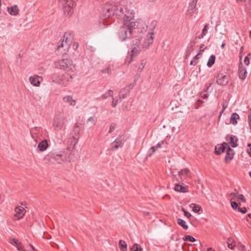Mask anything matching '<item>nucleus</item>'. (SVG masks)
I'll return each mask as SVG.
<instances>
[{"mask_svg": "<svg viewBox=\"0 0 251 251\" xmlns=\"http://www.w3.org/2000/svg\"><path fill=\"white\" fill-rule=\"evenodd\" d=\"M216 57L214 55H211L207 62V65L208 67H212L215 63Z\"/></svg>", "mask_w": 251, "mask_h": 251, "instance_id": "29", "label": "nucleus"}, {"mask_svg": "<svg viewBox=\"0 0 251 251\" xmlns=\"http://www.w3.org/2000/svg\"><path fill=\"white\" fill-rule=\"evenodd\" d=\"M239 119V116L236 113H233L231 114L230 117V123L233 125H235L237 123V120Z\"/></svg>", "mask_w": 251, "mask_h": 251, "instance_id": "26", "label": "nucleus"}, {"mask_svg": "<svg viewBox=\"0 0 251 251\" xmlns=\"http://www.w3.org/2000/svg\"><path fill=\"white\" fill-rule=\"evenodd\" d=\"M119 100H116V101L114 100H113V101L112 102V106L113 107H115L116 106L117 104V103L118 102Z\"/></svg>", "mask_w": 251, "mask_h": 251, "instance_id": "54", "label": "nucleus"}, {"mask_svg": "<svg viewBox=\"0 0 251 251\" xmlns=\"http://www.w3.org/2000/svg\"><path fill=\"white\" fill-rule=\"evenodd\" d=\"M226 153L225 157V161L226 163L229 162L234 156V152L233 150L231 149L229 146L226 149Z\"/></svg>", "mask_w": 251, "mask_h": 251, "instance_id": "17", "label": "nucleus"}, {"mask_svg": "<svg viewBox=\"0 0 251 251\" xmlns=\"http://www.w3.org/2000/svg\"><path fill=\"white\" fill-rule=\"evenodd\" d=\"M229 147L228 144L224 142L221 144H218L215 148V153L217 155H220L225 152Z\"/></svg>", "mask_w": 251, "mask_h": 251, "instance_id": "11", "label": "nucleus"}, {"mask_svg": "<svg viewBox=\"0 0 251 251\" xmlns=\"http://www.w3.org/2000/svg\"><path fill=\"white\" fill-rule=\"evenodd\" d=\"M119 246L121 251H127V245L124 240H120Z\"/></svg>", "mask_w": 251, "mask_h": 251, "instance_id": "28", "label": "nucleus"}, {"mask_svg": "<svg viewBox=\"0 0 251 251\" xmlns=\"http://www.w3.org/2000/svg\"><path fill=\"white\" fill-rule=\"evenodd\" d=\"M203 46H204V44H201V45H200V51H202V52L204 51V49H202V48H203Z\"/></svg>", "mask_w": 251, "mask_h": 251, "instance_id": "63", "label": "nucleus"}, {"mask_svg": "<svg viewBox=\"0 0 251 251\" xmlns=\"http://www.w3.org/2000/svg\"><path fill=\"white\" fill-rule=\"evenodd\" d=\"M141 41L138 38L132 40L131 44V53L136 55L140 51Z\"/></svg>", "mask_w": 251, "mask_h": 251, "instance_id": "9", "label": "nucleus"}, {"mask_svg": "<svg viewBox=\"0 0 251 251\" xmlns=\"http://www.w3.org/2000/svg\"><path fill=\"white\" fill-rule=\"evenodd\" d=\"M124 144V139L122 136L117 138L114 142L111 144V148L110 150L114 151L118 150L119 148H121L123 147Z\"/></svg>", "mask_w": 251, "mask_h": 251, "instance_id": "8", "label": "nucleus"}, {"mask_svg": "<svg viewBox=\"0 0 251 251\" xmlns=\"http://www.w3.org/2000/svg\"><path fill=\"white\" fill-rule=\"evenodd\" d=\"M207 27L208 24H206L202 30V33L203 35H206L207 32Z\"/></svg>", "mask_w": 251, "mask_h": 251, "instance_id": "46", "label": "nucleus"}, {"mask_svg": "<svg viewBox=\"0 0 251 251\" xmlns=\"http://www.w3.org/2000/svg\"><path fill=\"white\" fill-rule=\"evenodd\" d=\"M238 200L241 201L243 202H246V199L244 198V196L242 194L238 195L237 198Z\"/></svg>", "mask_w": 251, "mask_h": 251, "instance_id": "43", "label": "nucleus"}, {"mask_svg": "<svg viewBox=\"0 0 251 251\" xmlns=\"http://www.w3.org/2000/svg\"><path fill=\"white\" fill-rule=\"evenodd\" d=\"M7 10L8 13L13 16H16L19 14V9L16 5H14L13 6H11L10 7H8Z\"/></svg>", "mask_w": 251, "mask_h": 251, "instance_id": "22", "label": "nucleus"}, {"mask_svg": "<svg viewBox=\"0 0 251 251\" xmlns=\"http://www.w3.org/2000/svg\"><path fill=\"white\" fill-rule=\"evenodd\" d=\"M182 210L184 212V215L185 216L188 218H190L191 217V214L189 212L186 211L184 208H182Z\"/></svg>", "mask_w": 251, "mask_h": 251, "instance_id": "48", "label": "nucleus"}, {"mask_svg": "<svg viewBox=\"0 0 251 251\" xmlns=\"http://www.w3.org/2000/svg\"><path fill=\"white\" fill-rule=\"evenodd\" d=\"M153 40V34L151 33L148 38L145 40L143 44V48L148 49L150 45L152 44Z\"/></svg>", "mask_w": 251, "mask_h": 251, "instance_id": "20", "label": "nucleus"}, {"mask_svg": "<svg viewBox=\"0 0 251 251\" xmlns=\"http://www.w3.org/2000/svg\"><path fill=\"white\" fill-rule=\"evenodd\" d=\"M190 206L192 208L193 211L196 213L199 212L201 208L200 206L195 203H192L190 205Z\"/></svg>", "mask_w": 251, "mask_h": 251, "instance_id": "32", "label": "nucleus"}, {"mask_svg": "<svg viewBox=\"0 0 251 251\" xmlns=\"http://www.w3.org/2000/svg\"><path fill=\"white\" fill-rule=\"evenodd\" d=\"M101 72L103 74L107 73L110 74L111 73V68L110 66L106 67L101 70Z\"/></svg>", "mask_w": 251, "mask_h": 251, "instance_id": "39", "label": "nucleus"}, {"mask_svg": "<svg viewBox=\"0 0 251 251\" xmlns=\"http://www.w3.org/2000/svg\"><path fill=\"white\" fill-rule=\"evenodd\" d=\"M104 14L108 18L115 16L118 19L123 20V22H126V20L128 21L134 19L133 13L128 10L126 6L121 4L111 5L110 7L106 8Z\"/></svg>", "mask_w": 251, "mask_h": 251, "instance_id": "1", "label": "nucleus"}, {"mask_svg": "<svg viewBox=\"0 0 251 251\" xmlns=\"http://www.w3.org/2000/svg\"><path fill=\"white\" fill-rule=\"evenodd\" d=\"M141 66L138 69V71L139 72H141L142 71V69L144 68V66H145V64L143 62L141 63Z\"/></svg>", "mask_w": 251, "mask_h": 251, "instance_id": "55", "label": "nucleus"}, {"mask_svg": "<svg viewBox=\"0 0 251 251\" xmlns=\"http://www.w3.org/2000/svg\"><path fill=\"white\" fill-rule=\"evenodd\" d=\"M249 124L250 126H251V114L248 115Z\"/></svg>", "mask_w": 251, "mask_h": 251, "instance_id": "61", "label": "nucleus"}, {"mask_svg": "<svg viewBox=\"0 0 251 251\" xmlns=\"http://www.w3.org/2000/svg\"><path fill=\"white\" fill-rule=\"evenodd\" d=\"M78 44L77 43H75L73 45V48L75 50H76L78 48Z\"/></svg>", "mask_w": 251, "mask_h": 251, "instance_id": "59", "label": "nucleus"}, {"mask_svg": "<svg viewBox=\"0 0 251 251\" xmlns=\"http://www.w3.org/2000/svg\"><path fill=\"white\" fill-rule=\"evenodd\" d=\"M16 247L19 251H25L24 247L20 242L16 246Z\"/></svg>", "mask_w": 251, "mask_h": 251, "instance_id": "45", "label": "nucleus"}, {"mask_svg": "<svg viewBox=\"0 0 251 251\" xmlns=\"http://www.w3.org/2000/svg\"><path fill=\"white\" fill-rule=\"evenodd\" d=\"M10 240H11V243L16 246L20 243L19 242L18 240H17L14 238H11Z\"/></svg>", "mask_w": 251, "mask_h": 251, "instance_id": "42", "label": "nucleus"}, {"mask_svg": "<svg viewBox=\"0 0 251 251\" xmlns=\"http://www.w3.org/2000/svg\"><path fill=\"white\" fill-rule=\"evenodd\" d=\"M198 0H192L189 4L188 9L187 11L188 14L192 16L197 10L196 5Z\"/></svg>", "mask_w": 251, "mask_h": 251, "instance_id": "13", "label": "nucleus"}, {"mask_svg": "<svg viewBox=\"0 0 251 251\" xmlns=\"http://www.w3.org/2000/svg\"><path fill=\"white\" fill-rule=\"evenodd\" d=\"M228 243V247L230 249H233V248L235 246V244L233 242H231V243H229L228 242H227Z\"/></svg>", "mask_w": 251, "mask_h": 251, "instance_id": "50", "label": "nucleus"}, {"mask_svg": "<svg viewBox=\"0 0 251 251\" xmlns=\"http://www.w3.org/2000/svg\"><path fill=\"white\" fill-rule=\"evenodd\" d=\"M185 175L186 177H190V171L188 168H184L181 169L179 172H178V175L181 176L182 175Z\"/></svg>", "mask_w": 251, "mask_h": 251, "instance_id": "27", "label": "nucleus"}, {"mask_svg": "<svg viewBox=\"0 0 251 251\" xmlns=\"http://www.w3.org/2000/svg\"><path fill=\"white\" fill-rule=\"evenodd\" d=\"M135 84L133 83L129 84V85H127L125 87L126 88H128L129 91L130 92V90L132 89L134 87Z\"/></svg>", "mask_w": 251, "mask_h": 251, "instance_id": "51", "label": "nucleus"}, {"mask_svg": "<svg viewBox=\"0 0 251 251\" xmlns=\"http://www.w3.org/2000/svg\"><path fill=\"white\" fill-rule=\"evenodd\" d=\"M231 207L232 208L234 209V210H238V204L235 202V201H231Z\"/></svg>", "mask_w": 251, "mask_h": 251, "instance_id": "41", "label": "nucleus"}, {"mask_svg": "<svg viewBox=\"0 0 251 251\" xmlns=\"http://www.w3.org/2000/svg\"><path fill=\"white\" fill-rule=\"evenodd\" d=\"M191 54V52L190 51L189 49H186V58H187L188 56H189Z\"/></svg>", "mask_w": 251, "mask_h": 251, "instance_id": "57", "label": "nucleus"}, {"mask_svg": "<svg viewBox=\"0 0 251 251\" xmlns=\"http://www.w3.org/2000/svg\"><path fill=\"white\" fill-rule=\"evenodd\" d=\"M229 78L226 73H219L216 76V82L221 86H226L228 82Z\"/></svg>", "mask_w": 251, "mask_h": 251, "instance_id": "7", "label": "nucleus"}, {"mask_svg": "<svg viewBox=\"0 0 251 251\" xmlns=\"http://www.w3.org/2000/svg\"><path fill=\"white\" fill-rule=\"evenodd\" d=\"M54 65L56 68L63 70L68 73L74 72L75 70V66L70 58L58 60L55 62Z\"/></svg>", "mask_w": 251, "mask_h": 251, "instance_id": "5", "label": "nucleus"}, {"mask_svg": "<svg viewBox=\"0 0 251 251\" xmlns=\"http://www.w3.org/2000/svg\"><path fill=\"white\" fill-rule=\"evenodd\" d=\"M130 251H142V249L139 244H134L131 248Z\"/></svg>", "mask_w": 251, "mask_h": 251, "instance_id": "31", "label": "nucleus"}, {"mask_svg": "<svg viewBox=\"0 0 251 251\" xmlns=\"http://www.w3.org/2000/svg\"><path fill=\"white\" fill-rule=\"evenodd\" d=\"M183 240L185 241H189L192 242H194L196 241V239L195 238H194L193 236L189 235H187L184 236L183 237Z\"/></svg>", "mask_w": 251, "mask_h": 251, "instance_id": "33", "label": "nucleus"}, {"mask_svg": "<svg viewBox=\"0 0 251 251\" xmlns=\"http://www.w3.org/2000/svg\"><path fill=\"white\" fill-rule=\"evenodd\" d=\"M175 190L176 191L182 192V193H186L188 192V188L186 187H184L179 183L176 184L175 187Z\"/></svg>", "mask_w": 251, "mask_h": 251, "instance_id": "24", "label": "nucleus"}, {"mask_svg": "<svg viewBox=\"0 0 251 251\" xmlns=\"http://www.w3.org/2000/svg\"><path fill=\"white\" fill-rule=\"evenodd\" d=\"M66 122V117L63 115H56L54 117L53 126L59 130L63 129Z\"/></svg>", "mask_w": 251, "mask_h": 251, "instance_id": "6", "label": "nucleus"}, {"mask_svg": "<svg viewBox=\"0 0 251 251\" xmlns=\"http://www.w3.org/2000/svg\"><path fill=\"white\" fill-rule=\"evenodd\" d=\"M116 124L115 123H112L110 126L109 133H110L113 132V130H115V129L116 127Z\"/></svg>", "mask_w": 251, "mask_h": 251, "instance_id": "40", "label": "nucleus"}, {"mask_svg": "<svg viewBox=\"0 0 251 251\" xmlns=\"http://www.w3.org/2000/svg\"><path fill=\"white\" fill-rule=\"evenodd\" d=\"M72 43L71 36L70 34L65 33L63 36V40L59 42L55 53L57 55H65L69 49Z\"/></svg>", "mask_w": 251, "mask_h": 251, "instance_id": "4", "label": "nucleus"}, {"mask_svg": "<svg viewBox=\"0 0 251 251\" xmlns=\"http://www.w3.org/2000/svg\"><path fill=\"white\" fill-rule=\"evenodd\" d=\"M88 50H90L91 51H95V48H93L92 46H88L87 47Z\"/></svg>", "mask_w": 251, "mask_h": 251, "instance_id": "56", "label": "nucleus"}, {"mask_svg": "<svg viewBox=\"0 0 251 251\" xmlns=\"http://www.w3.org/2000/svg\"><path fill=\"white\" fill-rule=\"evenodd\" d=\"M177 224L181 226H182L184 229L186 230L188 228V226L186 224L185 221L181 219H178L177 220Z\"/></svg>", "mask_w": 251, "mask_h": 251, "instance_id": "30", "label": "nucleus"}, {"mask_svg": "<svg viewBox=\"0 0 251 251\" xmlns=\"http://www.w3.org/2000/svg\"><path fill=\"white\" fill-rule=\"evenodd\" d=\"M200 55V53H198V54H197V55H196L194 57L193 59H194V60H196V61H197V60H198V59H199V58H200V57H199Z\"/></svg>", "mask_w": 251, "mask_h": 251, "instance_id": "60", "label": "nucleus"}, {"mask_svg": "<svg viewBox=\"0 0 251 251\" xmlns=\"http://www.w3.org/2000/svg\"><path fill=\"white\" fill-rule=\"evenodd\" d=\"M226 107L227 104H226L225 102H223L222 103V109L220 111L219 114V117L222 115V113L224 112L226 108Z\"/></svg>", "mask_w": 251, "mask_h": 251, "instance_id": "44", "label": "nucleus"}, {"mask_svg": "<svg viewBox=\"0 0 251 251\" xmlns=\"http://www.w3.org/2000/svg\"><path fill=\"white\" fill-rule=\"evenodd\" d=\"M113 91L111 90H108V92L106 94H103L101 96V98L102 99H106L108 96H112Z\"/></svg>", "mask_w": 251, "mask_h": 251, "instance_id": "35", "label": "nucleus"}, {"mask_svg": "<svg viewBox=\"0 0 251 251\" xmlns=\"http://www.w3.org/2000/svg\"><path fill=\"white\" fill-rule=\"evenodd\" d=\"M244 63L247 65H248L250 64V59L248 56L245 57L244 59Z\"/></svg>", "mask_w": 251, "mask_h": 251, "instance_id": "53", "label": "nucleus"}, {"mask_svg": "<svg viewBox=\"0 0 251 251\" xmlns=\"http://www.w3.org/2000/svg\"><path fill=\"white\" fill-rule=\"evenodd\" d=\"M196 42L195 41H191L190 44H192L191 46H188L187 48V49H189L190 51L191 52L192 50H194L193 46L195 44Z\"/></svg>", "mask_w": 251, "mask_h": 251, "instance_id": "47", "label": "nucleus"}, {"mask_svg": "<svg viewBox=\"0 0 251 251\" xmlns=\"http://www.w3.org/2000/svg\"><path fill=\"white\" fill-rule=\"evenodd\" d=\"M156 149L155 147H151L148 151V155L147 157H151L152 155V154H153L154 153Z\"/></svg>", "mask_w": 251, "mask_h": 251, "instance_id": "38", "label": "nucleus"}, {"mask_svg": "<svg viewBox=\"0 0 251 251\" xmlns=\"http://www.w3.org/2000/svg\"><path fill=\"white\" fill-rule=\"evenodd\" d=\"M161 144L160 142L158 143L156 145V146L155 147V149H158V148H160L161 147Z\"/></svg>", "mask_w": 251, "mask_h": 251, "instance_id": "64", "label": "nucleus"}, {"mask_svg": "<svg viewBox=\"0 0 251 251\" xmlns=\"http://www.w3.org/2000/svg\"><path fill=\"white\" fill-rule=\"evenodd\" d=\"M226 140L229 141V144L231 145L232 148H236L238 146L237 142L238 139L234 135H228L226 137Z\"/></svg>", "mask_w": 251, "mask_h": 251, "instance_id": "18", "label": "nucleus"}, {"mask_svg": "<svg viewBox=\"0 0 251 251\" xmlns=\"http://www.w3.org/2000/svg\"><path fill=\"white\" fill-rule=\"evenodd\" d=\"M42 79L43 78L41 76L37 75H34L33 76H30L29 77V81L31 84L36 87L40 86L41 81Z\"/></svg>", "mask_w": 251, "mask_h": 251, "instance_id": "15", "label": "nucleus"}, {"mask_svg": "<svg viewBox=\"0 0 251 251\" xmlns=\"http://www.w3.org/2000/svg\"><path fill=\"white\" fill-rule=\"evenodd\" d=\"M129 93L128 89L124 87L120 91L119 95V99H123L126 98Z\"/></svg>", "mask_w": 251, "mask_h": 251, "instance_id": "25", "label": "nucleus"}, {"mask_svg": "<svg viewBox=\"0 0 251 251\" xmlns=\"http://www.w3.org/2000/svg\"><path fill=\"white\" fill-rule=\"evenodd\" d=\"M247 72L244 68L243 64L240 62L239 64L238 75L240 79L244 80L247 76Z\"/></svg>", "mask_w": 251, "mask_h": 251, "instance_id": "16", "label": "nucleus"}, {"mask_svg": "<svg viewBox=\"0 0 251 251\" xmlns=\"http://www.w3.org/2000/svg\"><path fill=\"white\" fill-rule=\"evenodd\" d=\"M63 100L64 102L68 103L70 105L75 106V100L73 99L71 96H67L63 98Z\"/></svg>", "mask_w": 251, "mask_h": 251, "instance_id": "23", "label": "nucleus"}, {"mask_svg": "<svg viewBox=\"0 0 251 251\" xmlns=\"http://www.w3.org/2000/svg\"><path fill=\"white\" fill-rule=\"evenodd\" d=\"M64 8V12L65 13L68 12V15H71L73 13V9L71 6L69 5L67 6H65Z\"/></svg>", "mask_w": 251, "mask_h": 251, "instance_id": "34", "label": "nucleus"}, {"mask_svg": "<svg viewBox=\"0 0 251 251\" xmlns=\"http://www.w3.org/2000/svg\"><path fill=\"white\" fill-rule=\"evenodd\" d=\"M198 63V61L194 60V59L192 60L190 62V65H196Z\"/></svg>", "mask_w": 251, "mask_h": 251, "instance_id": "58", "label": "nucleus"}, {"mask_svg": "<svg viewBox=\"0 0 251 251\" xmlns=\"http://www.w3.org/2000/svg\"><path fill=\"white\" fill-rule=\"evenodd\" d=\"M72 79V76L68 74H66L62 76L59 80L57 81V82L61 85L66 86L68 84V82L71 81Z\"/></svg>", "mask_w": 251, "mask_h": 251, "instance_id": "14", "label": "nucleus"}, {"mask_svg": "<svg viewBox=\"0 0 251 251\" xmlns=\"http://www.w3.org/2000/svg\"><path fill=\"white\" fill-rule=\"evenodd\" d=\"M96 121V120L92 117L88 118L87 120V122H92V123H93V125H95Z\"/></svg>", "mask_w": 251, "mask_h": 251, "instance_id": "52", "label": "nucleus"}, {"mask_svg": "<svg viewBox=\"0 0 251 251\" xmlns=\"http://www.w3.org/2000/svg\"><path fill=\"white\" fill-rule=\"evenodd\" d=\"M133 55H134L131 53L129 55V56H127L126 57V58L125 59V63L127 64V65H129L131 63V62L132 60Z\"/></svg>", "mask_w": 251, "mask_h": 251, "instance_id": "36", "label": "nucleus"}, {"mask_svg": "<svg viewBox=\"0 0 251 251\" xmlns=\"http://www.w3.org/2000/svg\"><path fill=\"white\" fill-rule=\"evenodd\" d=\"M49 147V144L47 140H43L40 141L38 145V148L41 151H44Z\"/></svg>", "mask_w": 251, "mask_h": 251, "instance_id": "21", "label": "nucleus"}, {"mask_svg": "<svg viewBox=\"0 0 251 251\" xmlns=\"http://www.w3.org/2000/svg\"><path fill=\"white\" fill-rule=\"evenodd\" d=\"M234 191H235V192H232L229 195V198L231 200H232L234 198H237L238 192L236 190H235Z\"/></svg>", "mask_w": 251, "mask_h": 251, "instance_id": "37", "label": "nucleus"}, {"mask_svg": "<svg viewBox=\"0 0 251 251\" xmlns=\"http://www.w3.org/2000/svg\"><path fill=\"white\" fill-rule=\"evenodd\" d=\"M124 25L122 26L119 30L118 35L122 41H125L130 38L135 32V30L138 27V23L135 19L130 21H126L123 22Z\"/></svg>", "mask_w": 251, "mask_h": 251, "instance_id": "2", "label": "nucleus"}, {"mask_svg": "<svg viewBox=\"0 0 251 251\" xmlns=\"http://www.w3.org/2000/svg\"><path fill=\"white\" fill-rule=\"evenodd\" d=\"M40 130V128L38 127H33L30 130V133L31 137L36 143L41 140L40 138V136H41Z\"/></svg>", "mask_w": 251, "mask_h": 251, "instance_id": "10", "label": "nucleus"}, {"mask_svg": "<svg viewBox=\"0 0 251 251\" xmlns=\"http://www.w3.org/2000/svg\"><path fill=\"white\" fill-rule=\"evenodd\" d=\"M80 131V128L79 124L78 123H76L74 126L72 132L73 137L74 139L77 140L78 139Z\"/></svg>", "mask_w": 251, "mask_h": 251, "instance_id": "19", "label": "nucleus"}, {"mask_svg": "<svg viewBox=\"0 0 251 251\" xmlns=\"http://www.w3.org/2000/svg\"><path fill=\"white\" fill-rule=\"evenodd\" d=\"M157 22L156 21H153L152 22L151 25L152 26L153 28H154L156 25Z\"/></svg>", "mask_w": 251, "mask_h": 251, "instance_id": "62", "label": "nucleus"}, {"mask_svg": "<svg viewBox=\"0 0 251 251\" xmlns=\"http://www.w3.org/2000/svg\"><path fill=\"white\" fill-rule=\"evenodd\" d=\"M44 160L46 163L61 164L68 161V155L65 152L56 153L51 151L45 156Z\"/></svg>", "mask_w": 251, "mask_h": 251, "instance_id": "3", "label": "nucleus"}, {"mask_svg": "<svg viewBox=\"0 0 251 251\" xmlns=\"http://www.w3.org/2000/svg\"><path fill=\"white\" fill-rule=\"evenodd\" d=\"M16 214H14L15 220H19L22 218L25 212V208L22 206L16 207L15 208Z\"/></svg>", "mask_w": 251, "mask_h": 251, "instance_id": "12", "label": "nucleus"}, {"mask_svg": "<svg viewBox=\"0 0 251 251\" xmlns=\"http://www.w3.org/2000/svg\"><path fill=\"white\" fill-rule=\"evenodd\" d=\"M238 211L242 213L245 214L247 212V209L246 207H244L243 208L239 207L238 208Z\"/></svg>", "mask_w": 251, "mask_h": 251, "instance_id": "49", "label": "nucleus"}]
</instances>
